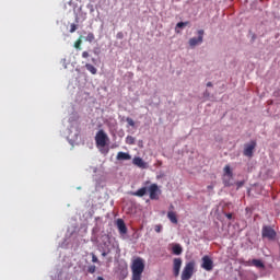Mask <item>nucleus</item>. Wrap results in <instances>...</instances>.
Listing matches in <instances>:
<instances>
[{"mask_svg": "<svg viewBox=\"0 0 280 280\" xmlns=\"http://www.w3.org/2000/svg\"><path fill=\"white\" fill-rule=\"evenodd\" d=\"M173 255H183V247L180 244H175L172 247Z\"/></svg>", "mask_w": 280, "mask_h": 280, "instance_id": "15", "label": "nucleus"}, {"mask_svg": "<svg viewBox=\"0 0 280 280\" xmlns=\"http://www.w3.org/2000/svg\"><path fill=\"white\" fill-rule=\"evenodd\" d=\"M85 40L88 43H93V40H95V35L93 33H89L88 36L85 37Z\"/></svg>", "mask_w": 280, "mask_h": 280, "instance_id": "21", "label": "nucleus"}, {"mask_svg": "<svg viewBox=\"0 0 280 280\" xmlns=\"http://www.w3.org/2000/svg\"><path fill=\"white\" fill-rule=\"evenodd\" d=\"M116 225L120 235H126V233H128V228L126 226V222H124V219H117Z\"/></svg>", "mask_w": 280, "mask_h": 280, "instance_id": "10", "label": "nucleus"}, {"mask_svg": "<svg viewBox=\"0 0 280 280\" xmlns=\"http://www.w3.org/2000/svg\"><path fill=\"white\" fill-rule=\"evenodd\" d=\"M158 178H163V175L158 176Z\"/></svg>", "mask_w": 280, "mask_h": 280, "instance_id": "36", "label": "nucleus"}, {"mask_svg": "<svg viewBox=\"0 0 280 280\" xmlns=\"http://www.w3.org/2000/svg\"><path fill=\"white\" fill-rule=\"evenodd\" d=\"M201 268L208 272H211V270H213V260L209 258V256H203Z\"/></svg>", "mask_w": 280, "mask_h": 280, "instance_id": "8", "label": "nucleus"}, {"mask_svg": "<svg viewBox=\"0 0 280 280\" xmlns=\"http://www.w3.org/2000/svg\"><path fill=\"white\" fill-rule=\"evenodd\" d=\"M135 141H136L135 137L127 136V138H126L127 145H135Z\"/></svg>", "mask_w": 280, "mask_h": 280, "instance_id": "20", "label": "nucleus"}, {"mask_svg": "<svg viewBox=\"0 0 280 280\" xmlns=\"http://www.w3.org/2000/svg\"><path fill=\"white\" fill-rule=\"evenodd\" d=\"M255 148H257V142L255 140H252L249 143L245 144L243 151L244 156L252 159L253 152H255Z\"/></svg>", "mask_w": 280, "mask_h": 280, "instance_id": "5", "label": "nucleus"}, {"mask_svg": "<svg viewBox=\"0 0 280 280\" xmlns=\"http://www.w3.org/2000/svg\"><path fill=\"white\" fill-rule=\"evenodd\" d=\"M207 86H213V83L208 82V83H207Z\"/></svg>", "mask_w": 280, "mask_h": 280, "instance_id": "35", "label": "nucleus"}, {"mask_svg": "<svg viewBox=\"0 0 280 280\" xmlns=\"http://www.w3.org/2000/svg\"><path fill=\"white\" fill-rule=\"evenodd\" d=\"M144 270L145 262H143V258H136L131 265L132 280H141V275H143Z\"/></svg>", "mask_w": 280, "mask_h": 280, "instance_id": "1", "label": "nucleus"}, {"mask_svg": "<svg viewBox=\"0 0 280 280\" xmlns=\"http://www.w3.org/2000/svg\"><path fill=\"white\" fill-rule=\"evenodd\" d=\"M75 49H81L82 47V37H79V39L74 43Z\"/></svg>", "mask_w": 280, "mask_h": 280, "instance_id": "22", "label": "nucleus"}, {"mask_svg": "<svg viewBox=\"0 0 280 280\" xmlns=\"http://www.w3.org/2000/svg\"><path fill=\"white\" fill-rule=\"evenodd\" d=\"M180 266H183V259L175 258L173 260V272L175 277H178V275H180Z\"/></svg>", "mask_w": 280, "mask_h": 280, "instance_id": "9", "label": "nucleus"}, {"mask_svg": "<svg viewBox=\"0 0 280 280\" xmlns=\"http://www.w3.org/2000/svg\"><path fill=\"white\" fill-rule=\"evenodd\" d=\"M262 240H269V242H275L277 240V231L272 225H262L261 229Z\"/></svg>", "mask_w": 280, "mask_h": 280, "instance_id": "2", "label": "nucleus"}, {"mask_svg": "<svg viewBox=\"0 0 280 280\" xmlns=\"http://www.w3.org/2000/svg\"><path fill=\"white\" fill-rule=\"evenodd\" d=\"M82 58H89V51H83L82 52Z\"/></svg>", "mask_w": 280, "mask_h": 280, "instance_id": "32", "label": "nucleus"}, {"mask_svg": "<svg viewBox=\"0 0 280 280\" xmlns=\"http://www.w3.org/2000/svg\"><path fill=\"white\" fill-rule=\"evenodd\" d=\"M168 211H174V206L172 203L168 207Z\"/></svg>", "mask_w": 280, "mask_h": 280, "instance_id": "33", "label": "nucleus"}, {"mask_svg": "<svg viewBox=\"0 0 280 280\" xmlns=\"http://www.w3.org/2000/svg\"><path fill=\"white\" fill-rule=\"evenodd\" d=\"M75 30H78V25L71 24L70 25V34H73V32H75Z\"/></svg>", "mask_w": 280, "mask_h": 280, "instance_id": "26", "label": "nucleus"}, {"mask_svg": "<svg viewBox=\"0 0 280 280\" xmlns=\"http://www.w3.org/2000/svg\"><path fill=\"white\" fill-rule=\"evenodd\" d=\"M127 124H128V126H131L133 128L135 120L132 118H127Z\"/></svg>", "mask_w": 280, "mask_h": 280, "instance_id": "27", "label": "nucleus"}, {"mask_svg": "<svg viewBox=\"0 0 280 280\" xmlns=\"http://www.w3.org/2000/svg\"><path fill=\"white\" fill-rule=\"evenodd\" d=\"M236 187L240 189L241 187H244V182H236Z\"/></svg>", "mask_w": 280, "mask_h": 280, "instance_id": "30", "label": "nucleus"}, {"mask_svg": "<svg viewBox=\"0 0 280 280\" xmlns=\"http://www.w3.org/2000/svg\"><path fill=\"white\" fill-rule=\"evenodd\" d=\"M224 187H233V177L223 176L222 178Z\"/></svg>", "mask_w": 280, "mask_h": 280, "instance_id": "17", "label": "nucleus"}, {"mask_svg": "<svg viewBox=\"0 0 280 280\" xmlns=\"http://www.w3.org/2000/svg\"><path fill=\"white\" fill-rule=\"evenodd\" d=\"M223 176L228 177V178H233V171L231 170L230 165H225L223 168Z\"/></svg>", "mask_w": 280, "mask_h": 280, "instance_id": "16", "label": "nucleus"}, {"mask_svg": "<svg viewBox=\"0 0 280 280\" xmlns=\"http://www.w3.org/2000/svg\"><path fill=\"white\" fill-rule=\"evenodd\" d=\"M207 188L213 190V185H209Z\"/></svg>", "mask_w": 280, "mask_h": 280, "instance_id": "34", "label": "nucleus"}, {"mask_svg": "<svg viewBox=\"0 0 280 280\" xmlns=\"http://www.w3.org/2000/svg\"><path fill=\"white\" fill-rule=\"evenodd\" d=\"M107 142H108V135H106V132L103 129L98 130L95 136V143L97 148H106Z\"/></svg>", "mask_w": 280, "mask_h": 280, "instance_id": "3", "label": "nucleus"}, {"mask_svg": "<svg viewBox=\"0 0 280 280\" xmlns=\"http://www.w3.org/2000/svg\"><path fill=\"white\" fill-rule=\"evenodd\" d=\"M133 165H137V167H145V162H143L141 158H135Z\"/></svg>", "mask_w": 280, "mask_h": 280, "instance_id": "18", "label": "nucleus"}, {"mask_svg": "<svg viewBox=\"0 0 280 280\" xmlns=\"http://www.w3.org/2000/svg\"><path fill=\"white\" fill-rule=\"evenodd\" d=\"M187 25H189V22H179L176 24V27L183 28V27H187Z\"/></svg>", "mask_w": 280, "mask_h": 280, "instance_id": "23", "label": "nucleus"}, {"mask_svg": "<svg viewBox=\"0 0 280 280\" xmlns=\"http://www.w3.org/2000/svg\"><path fill=\"white\" fill-rule=\"evenodd\" d=\"M116 159H117V161H130V159H132V156H130L126 152H118Z\"/></svg>", "mask_w": 280, "mask_h": 280, "instance_id": "11", "label": "nucleus"}, {"mask_svg": "<svg viewBox=\"0 0 280 280\" xmlns=\"http://www.w3.org/2000/svg\"><path fill=\"white\" fill-rule=\"evenodd\" d=\"M85 69H88L90 73H92V75H95L97 73V68H95V66L91 63H86Z\"/></svg>", "mask_w": 280, "mask_h": 280, "instance_id": "19", "label": "nucleus"}, {"mask_svg": "<svg viewBox=\"0 0 280 280\" xmlns=\"http://www.w3.org/2000/svg\"><path fill=\"white\" fill-rule=\"evenodd\" d=\"M194 268H196L195 261L187 262L182 272V280L191 279V277H194Z\"/></svg>", "mask_w": 280, "mask_h": 280, "instance_id": "4", "label": "nucleus"}, {"mask_svg": "<svg viewBox=\"0 0 280 280\" xmlns=\"http://www.w3.org/2000/svg\"><path fill=\"white\" fill-rule=\"evenodd\" d=\"M225 218H228V220H233V214L232 213H226Z\"/></svg>", "mask_w": 280, "mask_h": 280, "instance_id": "31", "label": "nucleus"}, {"mask_svg": "<svg viewBox=\"0 0 280 280\" xmlns=\"http://www.w3.org/2000/svg\"><path fill=\"white\" fill-rule=\"evenodd\" d=\"M167 219L170 220V222H172V224H178V218L176 217V212L168 211Z\"/></svg>", "mask_w": 280, "mask_h": 280, "instance_id": "12", "label": "nucleus"}, {"mask_svg": "<svg viewBox=\"0 0 280 280\" xmlns=\"http://www.w3.org/2000/svg\"><path fill=\"white\" fill-rule=\"evenodd\" d=\"M145 194H148V188L142 187V188L138 189L136 192H132V196H138V198H143V196Z\"/></svg>", "mask_w": 280, "mask_h": 280, "instance_id": "14", "label": "nucleus"}, {"mask_svg": "<svg viewBox=\"0 0 280 280\" xmlns=\"http://www.w3.org/2000/svg\"><path fill=\"white\" fill-rule=\"evenodd\" d=\"M116 38L121 40V38H124V33H121V32L117 33Z\"/></svg>", "mask_w": 280, "mask_h": 280, "instance_id": "29", "label": "nucleus"}, {"mask_svg": "<svg viewBox=\"0 0 280 280\" xmlns=\"http://www.w3.org/2000/svg\"><path fill=\"white\" fill-rule=\"evenodd\" d=\"M247 265L255 266V268H262V269L266 268V265H264V261H261L259 259H253Z\"/></svg>", "mask_w": 280, "mask_h": 280, "instance_id": "13", "label": "nucleus"}, {"mask_svg": "<svg viewBox=\"0 0 280 280\" xmlns=\"http://www.w3.org/2000/svg\"><path fill=\"white\" fill-rule=\"evenodd\" d=\"M203 36H205V31L199 30L198 37L190 38L188 44L190 45V47H196L197 45H202Z\"/></svg>", "mask_w": 280, "mask_h": 280, "instance_id": "6", "label": "nucleus"}, {"mask_svg": "<svg viewBox=\"0 0 280 280\" xmlns=\"http://www.w3.org/2000/svg\"><path fill=\"white\" fill-rule=\"evenodd\" d=\"M92 261H93V264H97V261H100L97 259V256H95V254H92Z\"/></svg>", "mask_w": 280, "mask_h": 280, "instance_id": "28", "label": "nucleus"}, {"mask_svg": "<svg viewBox=\"0 0 280 280\" xmlns=\"http://www.w3.org/2000/svg\"><path fill=\"white\" fill-rule=\"evenodd\" d=\"M102 255H103V257H106V253H103Z\"/></svg>", "mask_w": 280, "mask_h": 280, "instance_id": "37", "label": "nucleus"}, {"mask_svg": "<svg viewBox=\"0 0 280 280\" xmlns=\"http://www.w3.org/2000/svg\"><path fill=\"white\" fill-rule=\"evenodd\" d=\"M95 270H96L95 265H92V266H90V267L88 268V272H89L90 275H94Z\"/></svg>", "mask_w": 280, "mask_h": 280, "instance_id": "24", "label": "nucleus"}, {"mask_svg": "<svg viewBox=\"0 0 280 280\" xmlns=\"http://www.w3.org/2000/svg\"><path fill=\"white\" fill-rule=\"evenodd\" d=\"M154 231L155 233H161V231H163V225L161 224L155 225Z\"/></svg>", "mask_w": 280, "mask_h": 280, "instance_id": "25", "label": "nucleus"}, {"mask_svg": "<svg viewBox=\"0 0 280 280\" xmlns=\"http://www.w3.org/2000/svg\"><path fill=\"white\" fill-rule=\"evenodd\" d=\"M161 194V190L159 189V185L152 184L149 187V196L151 200H159V195Z\"/></svg>", "mask_w": 280, "mask_h": 280, "instance_id": "7", "label": "nucleus"}]
</instances>
